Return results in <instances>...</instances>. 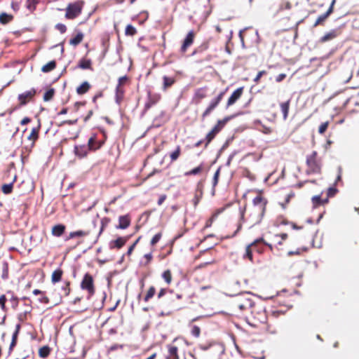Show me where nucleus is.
Segmentation results:
<instances>
[{
	"label": "nucleus",
	"instance_id": "nucleus-1",
	"mask_svg": "<svg viewBox=\"0 0 359 359\" xmlns=\"http://www.w3.org/2000/svg\"><path fill=\"white\" fill-rule=\"evenodd\" d=\"M267 204V198L263 196L262 191H259L252 200V206L244 214L251 219L252 224H259L265 215Z\"/></svg>",
	"mask_w": 359,
	"mask_h": 359
},
{
	"label": "nucleus",
	"instance_id": "nucleus-2",
	"mask_svg": "<svg viewBox=\"0 0 359 359\" xmlns=\"http://www.w3.org/2000/svg\"><path fill=\"white\" fill-rule=\"evenodd\" d=\"M256 306L249 293L241 294L237 296L231 303L232 314L238 317H246L251 313Z\"/></svg>",
	"mask_w": 359,
	"mask_h": 359
},
{
	"label": "nucleus",
	"instance_id": "nucleus-3",
	"mask_svg": "<svg viewBox=\"0 0 359 359\" xmlns=\"http://www.w3.org/2000/svg\"><path fill=\"white\" fill-rule=\"evenodd\" d=\"M306 172L308 175H318L321 173L322 160L318 156L317 151H313L311 154L306 156Z\"/></svg>",
	"mask_w": 359,
	"mask_h": 359
},
{
	"label": "nucleus",
	"instance_id": "nucleus-4",
	"mask_svg": "<svg viewBox=\"0 0 359 359\" xmlns=\"http://www.w3.org/2000/svg\"><path fill=\"white\" fill-rule=\"evenodd\" d=\"M84 6L83 0H76L68 4L65 8V18L71 20L76 19L82 13Z\"/></svg>",
	"mask_w": 359,
	"mask_h": 359
},
{
	"label": "nucleus",
	"instance_id": "nucleus-5",
	"mask_svg": "<svg viewBox=\"0 0 359 359\" xmlns=\"http://www.w3.org/2000/svg\"><path fill=\"white\" fill-rule=\"evenodd\" d=\"M250 320L249 323L253 327H259L266 323L267 316L265 311L259 306L256 305L250 313V316H246Z\"/></svg>",
	"mask_w": 359,
	"mask_h": 359
},
{
	"label": "nucleus",
	"instance_id": "nucleus-6",
	"mask_svg": "<svg viewBox=\"0 0 359 359\" xmlns=\"http://www.w3.org/2000/svg\"><path fill=\"white\" fill-rule=\"evenodd\" d=\"M227 90L228 88H226L224 90L219 92V93L216 97L211 100L208 107L205 108V109L201 114V119L203 121H204L208 116H209L211 114V113L218 107Z\"/></svg>",
	"mask_w": 359,
	"mask_h": 359
},
{
	"label": "nucleus",
	"instance_id": "nucleus-7",
	"mask_svg": "<svg viewBox=\"0 0 359 359\" xmlns=\"http://www.w3.org/2000/svg\"><path fill=\"white\" fill-rule=\"evenodd\" d=\"M80 287L82 290L86 291L88 294V298L90 299L95 293V285L93 276L86 273L81 282Z\"/></svg>",
	"mask_w": 359,
	"mask_h": 359
},
{
	"label": "nucleus",
	"instance_id": "nucleus-8",
	"mask_svg": "<svg viewBox=\"0 0 359 359\" xmlns=\"http://www.w3.org/2000/svg\"><path fill=\"white\" fill-rule=\"evenodd\" d=\"M250 245H252V247L254 252H256L258 254H262L266 247H268L271 251L273 250V245L266 242L263 238H259L255 240Z\"/></svg>",
	"mask_w": 359,
	"mask_h": 359
},
{
	"label": "nucleus",
	"instance_id": "nucleus-9",
	"mask_svg": "<svg viewBox=\"0 0 359 359\" xmlns=\"http://www.w3.org/2000/svg\"><path fill=\"white\" fill-rule=\"evenodd\" d=\"M36 94V90L34 88H32L29 90L19 94L18 97V100L19 101V106H24L29 103V102L32 101Z\"/></svg>",
	"mask_w": 359,
	"mask_h": 359
},
{
	"label": "nucleus",
	"instance_id": "nucleus-10",
	"mask_svg": "<svg viewBox=\"0 0 359 359\" xmlns=\"http://www.w3.org/2000/svg\"><path fill=\"white\" fill-rule=\"evenodd\" d=\"M244 87H239L236 89L232 94L230 95L226 103V109L233 105L238 100L241 99L243 94Z\"/></svg>",
	"mask_w": 359,
	"mask_h": 359
},
{
	"label": "nucleus",
	"instance_id": "nucleus-11",
	"mask_svg": "<svg viewBox=\"0 0 359 359\" xmlns=\"http://www.w3.org/2000/svg\"><path fill=\"white\" fill-rule=\"evenodd\" d=\"M195 36L196 33L194 30H191L188 32L180 48L182 53H185L187 49L194 43Z\"/></svg>",
	"mask_w": 359,
	"mask_h": 359
},
{
	"label": "nucleus",
	"instance_id": "nucleus-12",
	"mask_svg": "<svg viewBox=\"0 0 359 359\" xmlns=\"http://www.w3.org/2000/svg\"><path fill=\"white\" fill-rule=\"evenodd\" d=\"M336 3V0H332L329 8L327 11L318 16V18L316 19L315 23L313 24V27H316L318 25H323L325 20L327 19V18L333 13L334 11V6Z\"/></svg>",
	"mask_w": 359,
	"mask_h": 359
},
{
	"label": "nucleus",
	"instance_id": "nucleus-13",
	"mask_svg": "<svg viewBox=\"0 0 359 359\" xmlns=\"http://www.w3.org/2000/svg\"><path fill=\"white\" fill-rule=\"evenodd\" d=\"M161 97L158 93H148V100L144 104V112L147 111L152 106L155 105L161 100Z\"/></svg>",
	"mask_w": 359,
	"mask_h": 359
},
{
	"label": "nucleus",
	"instance_id": "nucleus-14",
	"mask_svg": "<svg viewBox=\"0 0 359 359\" xmlns=\"http://www.w3.org/2000/svg\"><path fill=\"white\" fill-rule=\"evenodd\" d=\"M207 97V88H197L194 94L193 101L196 104H199L202 100L205 99Z\"/></svg>",
	"mask_w": 359,
	"mask_h": 359
},
{
	"label": "nucleus",
	"instance_id": "nucleus-15",
	"mask_svg": "<svg viewBox=\"0 0 359 359\" xmlns=\"http://www.w3.org/2000/svg\"><path fill=\"white\" fill-rule=\"evenodd\" d=\"M129 238L130 236H128L124 237H118L116 240L111 241L109 243L110 249H121L126 245Z\"/></svg>",
	"mask_w": 359,
	"mask_h": 359
},
{
	"label": "nucleus",
	"instance_id": "nucleus-16",
	"mask_svg": "<svg viewBox=\"0 0 359 359\" xmlns=\"http://www.w3.org/2000/svg\"><path fill=\"white\" fill-rule=\"evenodd\" d=\"M131 223L130 216L128 215H121L118 217V224L116 226V229H126Z\"/></svg>",
	"mask_w": 359,
	"mask_h": 359
},
{
	"label": "nucleus",
	"instance_id": "nucleus-17",
	"mask_svg": "<svg viewBox=\"0 0 359 359\" xmlns=\"http://www.w3.org/2000/svg\"><path fill=\"white\" fill-rule=\"evenodd\" d=\"M88 147L90 151H96L102 147L104 144L103 141H97L96 135L90 137L88 141Z\"/></svg>",
	"mask_w": 359,
	"mask_h": 359
},
{
	"label": "nucleus",
	"instance_id": "nucleus-18",
	"mask_svg": "<svg viewBox=\"0 0 359 359\" xmlns=\"http://www.w3.org/2000/svg\"><path fill=\"white\" fill-rule=\"evenodd\" d=\"M89 151H90V150L89 149L88 144L87 146H86V145L75 146V147H74L75 154L77 156H79V158L86 157Z\"/></svg>",
	"mask_w": 359,
	"mask_h": 359
},
{
	"label": "nucleus",
	"instance_id": "nucleus-19",
	"mask_svg": "<svg viewBox=\"0 0 359 359\" xmlns=\"http://www.w3.org/2000/svg\"><path fill=\"white\" fill-rule=\"evenodd\" d=\"M232 118H233V116H226L222 120H218L216 125L212 129L217 134H218L222 130V128L224 127V126L226 124V123L229 121H230Z\"/></svg>",
	"mask_w": 359,
	"mask_h": 359
},
{
	"label": "nucleus",
	"instance_id": "nucleus-20",
	"mask_svg": "<svg viewBox=\"0 0 359 359\" xmlns=\"http://www.w3.org/2000/svg\"><path fill=\"white\" fill-rule=\"evenodd\" d=\"M232 118H233V116H226L222 120H218L216 125L212 129L217 134H218L222 130V128L224 127V126L226 124V123L229 121H230Z\"/></svg>",
	"mask_w": 359,
	"mask_h": 359
},
{
	"label": "nucleus",
	"instance_id": "nucleus-21",
	"mask_svg": "<svg viewBox=\"0 0 359 359\" xmlns=\"http://www.w3.org/2000/svg\"><path fill=\"white\" fill-rule=\"evenodd\" d=\"M232 118H233V116H226L222 120H218L216 125L212 129L217 134H218L222 130V128L224 127V126L226 124V123L229 121H230Z\"/></svg>",
	"mask_w": 359,
	"mask_h": 359
},
{
	"label": "nucleus",
	"instance_id": "nucleus-22",
	"mask_svg": "<svg viewBox=\"0 0 359 359\" xmlns=\"http://www.w3.org/2000/svg\"><path fill=\"white\" fill-rule=\"evenodd\" d=\"M20 328H21L20 324L16 325L15 330L14 333L13 334L12 340H11V344L9 346V350H8L9 354H11V353L13 351L14 347L16 346L18 336L19 332L20 330Z\"/></svg>",
	"mask_w": 359,
	"mask_h": 359
},
{
	"label": "nucleus",
	"instance_id": "nucleus-23",
	"mask_svg": "<svg viewBox=\"0 0 359 359\" xmlns=\"http://www.w3.org/2000/svg\"><path fill=\"white\" fill-rule=\"evenodd\" d=\"M176 82V79L175 77L163 76V90L165 91L169 88H170L172 85H174Z\"/></svg>",
	"mask_w": 359,
	"mask_h": 359
},
{
	"label": "nucleus",
	"instance_id": "nucleus-24",
	"mask_svg": "<svg viewBox=\"0 0 359 359\" xmlns=\"http://www.w3.org/2000/svg\"><path fill=\"white\" fill-rule=\"evenodd\" d=\"M77 67L81 69H89L90 71L93 70L92 67V60L85 57H83L79 60Z\"/></svg>",
	"mask_w": 359,
	"mask_h": 359
},
{
	"label": "nucleus",
	"instance_id": "nucleus-25",
	"mask_svg": "<svg viewBox=\"0 0 359 359\" xmlns=\"http://www.w3.org/2000/svg\"><path fill=\"white\" fill-rule=\"evenodd\" d=\"M166 359H179L178 348L173 345L168 346V355Z\"/></svg>",
	"mask_w": 359,
	"mask_h": 359
},
{
	"label": "nucleus",
	"instance_id": "nucleus-26",
	"mask_svg": "<svg viewBox=\"0 0 359 359\" xmlns=\"http://www.w3.org/2000/svg\"><path fill=\"white\" fill-rule=\"evenodd\" d=\"M252 245H248L245 248V251L242 255V257L244 260H248L250 262H253V252L254 250L252 249Z\"/></svg>",
	"mask_w": 359,
	"mask_h": 359
},
{
	"label": "nucleus",
	"instance_id": "nucleus-27",
	"mask_svg": "<svg viewBox=\"0 0 359 359\" xmlns=\"http://www.w3.org/2000/svg\"><path fill=\"white\" fill-rule=\"evenodd\" d=\"M290 102L291 101L289 99L286 102L280 103V111L283 114V120H286L288 117Z\"/></svg>",
	"mask_w": 359,
	"mask_h": 359
},
{
	"label": "nucleus",
	"instance_id": "nucleus-28",
	"mask_svg": "<svg viewBox=\"0 0 359 359\" xmlns=\"http://www.w3.org/2000/svg\"><path fill=\"white\" fill-rule=\"evenodd\" d=\"M40 128V125L33 128L29 135L27 137V139L32 142V147H34L35 142L39 139Z\"/></svg>",
	"mask_w": 359,
	"mask_h": 359
},
{
	"label": "nucleus",
	"instance_id": "nucleus-29",
	"mask_svg": "<svg viewBox=\"0 0 359 359\" xmlns=\"http://www.w3.org/2000/svg\"><path fill=\"white\" fill-rule=\"evenodd\" d=\"M66 226L64 224H59L52 227L51 233L54 236L60 237L65 231Z\"/></svg>",
	"mask_w": 359,
	"mask_h": 359
},
{
	"label": "nucleus",
	"instance_id": "nucleus-30",
	"mask_svg": "<svg viewBox=\"0 0 359 359\" xmlns=\"http://www.w3.org/2000/svg\"><path fill=\"white\" fill-rule=\"evenodd\" d=\"M90 88V84L88 81H84L76 88V92L78 95H82L88 93Z\"/></svg>",
	"mask_w": 359,
	"mask_h": 359
},
{
	"label": "nucleus",
	"instance_id": "nucleus-31",
	"mask_svg": "<svg viewBox=\"0 0 359 359\" xmlns=\"http://www.w3.org/2000/svg\"><path fill=\"white\" fill-rule=\"evenodd\" d=\"M124 95H125V89L121 88V87H119V86H116L115 100L118 104H121V103L123 100Z\"/></svg>",
	"mask_w": 359,
	"mask_h": 359
},
{
	"label": "nucleus",
	"instance_id": "nucleus-32",
	"mask_svg": "<svg viewBox=\"0 0 359 359\" xmlns=\"http://www.w3.org/2000/svg\"><path fill=\"white\" fill-rule=\"evenodd\" d=\"M33 294L34 295H40V297L39 298V302L41 304H47L49 303L50 300L49 298L46 296V292L41 291L38 289H35L33 290Z\"/></svg>",
	"mask_w": 359,
	"mask_h": 359
},
{
	"label": "nucleus",
	"instance_id": "nucleus-33",
	"mask_svg": "<svg viewBox=\"0 0 359 359\" xmlns=\"http://www.w3.org/2000/svg\"><path fill=\"white\" fill-rule=\"evenodd\" d=\"M63 270L60 268L55 269L51 275V282L53 284L60 282L62 280V277L63 275Z\"/></svg>",
	"mask_w": 359,
	"mask_h": 359
},
{
	"label": "nucleus",
	"instance_id": "nucleus-34",
	"mask_svg": "<svg viewBox=\"0 0 359 359\" xmlns=\"http://www.w3.org/2000/svg\"><path fill=\"white\" fill-rule=\"evenodd\" d=\"M288 238V235L287 233H280L275 235V241H276V247L278 249H282L280 247L283 245V242L286 241Z\"/></svg>",
	"mask_w": 359,
	"mask_h": 359
},
{
	"label": "nucleus",
	"instance_id": "nucleus-35",
	"mask_svg": "<svg viewBox=\"0 0 359 359\" xmlns=\"http://www.w3.org/2000/svg\"><path fill=\"white\" fill-rule=\"evenodd\" d=\"M43 3V0H26V8L30 12L33 13L36 8V6L40 3Z\"/></svg>",
	"mask_w": 359,
	"mask_h": 359
},
{
	"label": "nucleus",
	"instance_id": "nucleus-36",
	"mask_svg": "<svg viewBox=\"0 0 359 359\" xmlns=\"http://www.w3.org/2000/svg\"><path fill=\"white\" fill-rule=\"evenodd\" d=\"M311 200H312L313 207H315V208L318 207L320 205H323L328 203L327 198L325 199H322L320 196H314Z\"/></svg>",
	"mask_w": 359,
	"mask_h": 359
},
{
	"label": "nucleus",
	"instance_id": "nucleus-37",
	"mask_svg": "<svg viewBox=\"0 0 359 359\" xmlns=\"http://www.w3.org/2000/svg\"><path fill=\"white\" fill-rule=\"evenodd\" d=\"M90 231H83V230H79L76 231L70 232L68 239L74 238L75 237H84L90 235Z\"/></svg>",
	"mask_w": 359,
	"mask_h": 359
},
{
	"label": "nucleus",
	"instance_id": "nucleus-38",
	"mask_svg": "<svg viewBox=\"0 0 359 359\" xmlns=\"http://www.w3.org/2000/svg\"><path fill=\"white\" fill-rule=\"evenodd\" d=\"M156 294V288L154 286L151 285L149 287L146 294L144 295L143 300L144 302H148L151 299H152Z\"/></svg>",
	"mask_w": 359,
	"mask_h": 359
},
{
	"label": "nucleus",
	"instance_id": "nucleus-39",
	"mask_svg": "<svg viewBox=\"0 0 359 359\" xmlns=\"http://www.w3.org/2000/svg\"><path fill=\"white\" fill-rule=\"evenodd\" d=\"M210 46V40L204 41L200 46H198L193 52V55L198 53H203L207 50Z\"/></svg>",
	"mask_w": 359,
	"mask_h": 359
},
{
	"label": "nucleus",
	"instance_id": "nucleus-40",
	"mask_svg": "<svg viewBox=\"0 0 359 359\" xmlns=\"http://www.w3.org/2000/svg\"><path fill=\"white\" fill-rule=\"evenodd\" d=\"M83 33L79 32L74 37L69 40V44L73 46H78L83 41Z\"/></svg>",
	"mask_w": 359,
	"mask_h": 359
},
{
	"label": "nucleus",
	"instance_id": "nucleus-41",
	"mask_svg": "<svg viewBox=\"0 0 359 359\" xmlns=\"http://www.w3.org/2000/svg\"><path fill=\"white\" fill-rule=\"evenodd\" d=\"M13 20V15L8 14L6 13H1L0 14V23L2 25H6L11 22Z\"/></svg>",
	"mask_w": 359,
	"mask_h": 359
},
{
	"label": "nucleus",
	"instance_id": "nucleus-42",
	"mask_svg": "<svg viewBox=\"0 0 359 359\" xmlns=\"http://www.w3.org/2000/svg\"><path fill=\"white\" fill-rule=\"evenodd\" d=\"M111 222V219L109 217H104L102 218L100 223H101V227L99 231V233L97 234V238L100 237V236L106 227L109 225V224Z\"/></svg>",
	"mask_w": 359,
	"mask_h": 359
},
{
	"label": "nucleus",
	"instance_id": "nucleus-43",
	"mask_svg": "<svg viewBox=\"0 0 359 359\" xmlns=\"http://www.w3.org/2000/svg\"><path fill=\"white\" fill-rule=\"evenodd\" d=\"M55 67L56 62L55 60H51L41 67V71L43 72L47 73L53 71L55 69Z\"/></svg>",
	"mask_w": 359,
	"mask_h": 359
},
{
	"label": "nucleus",
	"instance_id": "nucleus-44",
	"mask_svg": "<svg viewBox=\"0 0 359 359\" xmlns=\"http://www.w3.org/2000/svg\"><path fill=\"white\" fill-rule=\"evenodd\" d=\"M203 170V165L201 164L198 166L184 172L185 176L196 175L200 174Z\"/></svg>",
	"mask_w": 359,
	"mask_h": 359
},
{
	"label": "nucleus",
	"instance_id": "nucleus-45",
	"mask_svg": "<svg viewBox=\"0 0 359 359\" xmlns=\"http://www.w3.org/2000/svg\"><path fill=\"white\" fill-rule=\"evenodd\" d=\"M337 36V32L335 30H332L331 32L325 34L323 36L320 38V41L324 43L325 41L332 40L336 38Z\"/></svg>",
	"mask_w": 359,
	"mask_h": 359
},
{
	"label": "nucleus",
	"instance_id": "nucleus-46",
	"mask_svg": "<svg viewBox=\"0 0 359 359\" xmlns=\"http://www.w3.org/2000/svg\"><path fill=\"white\" fill-rule=\"evenodd\" d=\"M161 277L167 285H170L172 280V275L170 269L164 271L163 273H162Z\"/></svg>",
	"mask_w": 359,
	"mask_h": 359
},
{
	"label": "nucleus",
	"instance_id": "nucleus-47",
	"mask_svg": "<svg viewBox=\"0 0 359 359\" xmlns=\"http://www.w3.org/2000/svg\"><path fill=\"white\" fill-rule=\"evenodd\" d=\"M50 353V348L48 346H43L39 349V355L42 358H47Z\"/></svg>",
	"mask_w": 359,
	"mask_h": 359
},
{
	"label": "nucleus",
	"instance_id": "nucleus-48",
	"mask_svg": "<svg viewBox=\"0 0 359 359\" xmlns=\"http://www.w3.org/2000/svg\"><path fill=\"white\" fill-rule=\"evenodd\" d=\"M181 155V147L180 145L177 146L175 151L170 153V158L171 162L176 161L180 156Z\"/></svg>",
	"mask_w": 359,
	"mask_h": 359
},
{
	"label": "nucleus",
	"instance_id": "nucleus-49",
	"mask_svg": "<svg viewBox=\"0 0 359 359\" xmlns=\"http://www.w3.org/2000/svg\"><path fill=\"white\" fill-rule=\"evenodd\" d=\"M222 210H217L215 212L212 214V215L206 221L205 224V228H209L212 226L214 220L217 217V216L222 212Z\"/></svg>",
	"mask_w": 359,
	"mask_h": 359
},
{
	"label": "nucleus",
	"instance_id": "nucleus-50",
	"mask_svg": "<svg viewBox=\"0 0 359 359\" xmlns=\"http://www.w3.org/2000/svg\"><path fill=\"white\" fill-rule=\"evenodd\" d=\"M217 134L212 129L205 136V147H207Z\"/></svg>",
	"mask_w": 359,
	"mask_h": 359
},
{
	"label": "nucleus",
	"instance_id": "nucleus-51",
	"mask_svg": "<svg viewBox=\"0 0 359 359\" xmlns=\"http://www.w3.org/2000/svg\"><path fill=\"white\" fill-rule=\"evenodd\" d=\"M55 95V90L53 88H50L43 95V101L48 102L51 100Z\"/></svg>",
	"mask_w": 359,
	"mask_h": 359
},
{
	"label": "nucleus",
	"instance_id": "nucleus-52",
	"mask_svg": "<svg viewBox=\"0 0 359 359\" xmlns=\"http://www.w3.org/2000/svg\"><path fill=\"white\" fill-rule=\"evenodd\" d=\"M137 33V30L132 25H128L125 29V34L127 36H133Z\"/></svg>",
	"mask_w": 359,
	"mask_h": 359
},
{
	"label": "nucleus",
	"instance_id": "nucleus-53",
	"mask_svg": "<svg viewBox=\"0 0 359 359\" xmlns=\"http://www.w3.org/2000/svg\"><path fill=\"white\" fill-rule=\"evenodd\" d=\"M61 290L62 292V295L67 297L71 292L70 282L66 281L64 285L62 287Z\"/></svg>",
	"mask_w": 359,
	"mask_h": 359
},
{
	"label": "nucleus",
	"instance_id": "nucleus-54",
	"mask_svg": "<svg viewBox=\"0 0 359 359\" xmlns=\"http://www.w3.org/2000/svg\"><path fill=\"white\" fill-rule=\"evenodd\" d=\"M13 182L10 184H4L1 187V191L5 194H9L13 191Z\"/></svg>",
	"mask_w": 359,
	"mask_h": 359
},
{
	"label": "nucleus",
	"instance_id": "nucleus-55",
	"mask_svg": "<svg viewBox=\"0 0 359 359\" xmlns=\"http://www.w3.org/2000/svg\"><path fill=\"white\" fill-rule=\"evenodd\" d=\"M292 7V4L288 1H283L279 5L278 11H283L284 10H290Z\"/></svg>",
	"mask_w": 359,
	"mask_h": 359
},
{
	"label": "nucleus",
	"instance_id": "nucleus-56",
	"mask_svg": "<svg viewBox=\"0 0 359 359\" xmlns=\"http://www.w3.org/2000/svg\"><path fill=\"white\" fill-rule=\"evenodd\" d=\"M128 80H129V78L127 76H123L120 77L118 79V83H117L116 86H119V87H121V88H124V86L128 83Z\"/></svg>",
	"mask_w": 359,
	"mask_h": 359
},
{
	"label": "nucleus",
	"instance_id": "nucleus-57",
	"mask_svg": "<svg viewBox=\"0 0 359 359\" xmlns=\"http://www.w3.org/2000/svg\"><path fill=\"white\" fill-rule=\"evenodd\" d=\"M191 333L195 337H198L200 336V334H201V329H200V327L198 326H197V325L192 326L191 330Z\"/></svg>",
	"mask_w": 359,
	"mask_h": 359
},
{
	"label": "nucleus",
	"instance_id": "nucleus-58",
	"mask_svg": "<svg viewBox=\"0 0 359 359\" xmlns=\"http://www.w3.org/2000/svg\"><path fill=\"white\" fill-rule=\"evenodd\" d=\"M161 237H162L161 232H159V233H156V235H154V237L151 240V243H150L151 245L152 246L155 245L160 241Z\"/></svg>",
	"mask_w": 359,
	"mask_h": 359
},
{
	"label": "nucleus",
	"instance_id": "nucleus-59",
	"mask_svg": "<svg viewBox=\"0 0 359 359\" xmlns=\"http://www.w3.org/2000/svg\"><path fill=\"white\" fill-rule=\"evenodd\" d=\"M328 126H329V121L322 123L318 128V133L320 134H323L327 130Z\"/></svg>",
	"mask_w": 359,
	"mask_h": 359
},
{
	"label": "nucleus",
	"instance_id": "nucleus-60",
	"mask_svg": "<svg viewBox=\"0 0 359 359\" xmlns=\"http://www.w3.org/2000/svg\"><path fill=\"white\" fill-rule=\"evenodd\" d=\"M201 197H202L201 191L199 194H198L197 192L195 194V196H194V198L192 199V203H193L194 207H196L198 205Z\"/></svg>",
	"mask_w": 359,
	"mask_h": 359
},
{
	"label": "nucleus",
	"instance_id": "nucleus-61",
	"mask_svg": "<svg viewBox=\"0 0 359 359\" xmlns=\"http://www.w3.org/2000/svg\"><path fill=\"white\" fill-rule=\"evenodd\" d=\"M86 104V101L76 102L74 104L73 109L75 112L79 111L80 107H83Z\"/></svg>",
	"mask_w": 359,
	"mask_h": 359
},
{
	"label": "nucleus",
	"instance_id": "nucleus-62",
	"mask_svg": "<svg viewBox=\"0 0 359 359\" xmlns=\"http://www.w3.org/2000/svg\"><path fill=\"white\" fill-rule=\"evenodd\" d=\"M168 292L172 293L173 290L167 288H161L157 294V298L158 299H161Z\"/></svg>",
	"mask_w": 359,
	"mask_h": 359
},
{
	"label": "nucleus",
	"instance_id": "nucleus-63",
	"mask_svg": "<svg viewBox=\"0 0 359 359\" xmlns=\"http://www.w3.org/2000/svg\"><path fill=\"white\" fill-rule=\"evenodd\" d=\"M3 279H7L8 278V264L4 263L3 265V271L1 274Z\"/></svg>",
	"mask_w": 359,
	"mask_h": 359
},
{
	"label": "nucleus",
	"instance_id": "nucleus-64",
	"mask_svg": "<svg viewBox=\"0 0 359 359\" xmlns=\"http://www.w3.org/2000/svg\"><path fill=\"white\" fill-rule=\"evenodd\" d=\"M267 72L266 70H262L258 72L256 77L254 79L255 83H259L262 76L266 75Z\"/></svg>",
	"mask_w": 359,
	"mask_h": 359
}]
</instances>
